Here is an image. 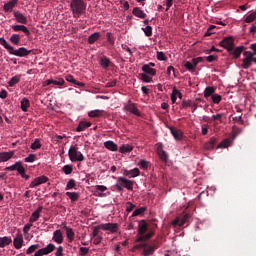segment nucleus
Returning a JSON list of instances; mask_svg holds the SVG:
<instances>
[{
	"label": "nucleus",
	"instance_id": "f257e3e1",
	"mask_svg": "<svg viewBox=\"0 0 256 256\" xmlns=\"http://www.w3.org/2000/svg\"><path fill=\"white\" fill-rule=\"evenodd\" d=\"M149 231V224L145 220H141L138 223V233L136 235V243H143L149 241L155 235V231Z\"/></svg>",
	"mask_w": 256,
	"mask_h": 256
},
{
	"label": "nucleus",
	"instance_id": "f03ea898",
	"mask_svg": "<svg viewBox=\"0 0 256 256\" xmlns=\"http://www.w3.org/2000/svg\"><path fill=\"white\" fill-rule=\"evenodd\" d=\"M70 11L74 17H81L87 11V4L84 0H71Z\"/></svg>",
	"mask_w": 256,
	"mask_h": 256
},
{
	"label": "nucleus",
	"instance_id": "7ed1b4c3",
	"mask_svg": "<svg viewBox=\"0 0 256 256\" xmlns=\"http://www.w3.org/2000/svg\"><path fill=\"white\" fill-rule=\"evenodd\" d=\"M68 157L71 163H83V161H85V155H83L82 152L79 151L78 144L70 146L68 150Z\"/></svg>",
	"mask_w": 256,
	"mask_h": 256
},
{
	"label": "nucleus",
	"instance_id": "20e7f679",
	"mask_svg": "<svg viewBox=\"0 0 256 256\" xmlns=\"http://www.w3.org/2000/svg\"><path fill=\"white\" fill-rule=\"evenodd\" d=\"M135 186L134 180H129L125 177H118L117 182L115 184L116 190L121 193L124 189H127V191H133V187Z\"/></svg>",
	"mask_w": 256,
	"mask_h": 256
},
{
	"label": "nucleus",
	"instance_id": "39448f33",
	"mask_svg": "<svg viewBox=\"0 0 256 256\" xmlns=\"http://www.w3.org/2000/svg\"><path fill=\"white\" fill-rule=\"evenodd\" d=\"M43 211V207H38L30 216L29 218V223L26 224L23 227V233L24 235H27L29 233V231H31V227H33V223H35V221H39V218L41 217V212Z\"/></svg>",
	"mask_w": 256,
	"mask_h": 256
},
{
	"label": "nucleus",
	"instance_id": "423d86ee",
	"mask_svg": "<svg viewBox=\"0 0 256 256\" xmlns=\"http://www.w3.org/2000/svg\"><path fill=\"white\" fill-rule=\"evenodd\" d=\"M244 59L242 60L241 67L242 69H249L253 65V63H256V57L253 55V52L251 51H245L243 53Z\"/></svg>",
	"mask_w": 256,
	"mask_h": 256
},
{
	"label": "nucleus",
	"instance_id": "0eeeda50",
	"mask_svg": "<svg viewBox=\"0 0 256 256\" xmlns=\"http://www.w3.org/2000/svg\"><path fill=\"white\" fill-rule=\"evenodd\" d=\"M5 171H17L22 179L26 175L25 167L23 166V162L17 161L15 164L8 166L5 168Z\"/></svg>",
	"mask_w": 256,
	"mask_h": 256
},
{
	"label": "nucleus",
	"instance_id": "6e6552de",
	"mask_svg": "<svg viewBox=\"0 0 256 256\" xmlns=\"http://www.w3.org/2000/svg\"><path fill=\"white\" fill-rule=\"evenodd\" d=\"M191 219V215L184 214L183 216L176 217L172 222L171 225L173 227H183L186 223H189V220Z\"/></svg>",
	"mask_w": 256,
	"mask_h": 256
},
{
	"label": "nucleus",
	"instance_id": "1a4fd4ad",
	"mask_svg": "<svg viewBox=\"0 0 256 256\" xmlns=\"http://www.w3.org/2000/svg\"><path fill=\"white\" fill-rule=\"evenodd\" d=\"M123 110L131 113L132 115H136V117H141V111H139V108H137V104L131 101L124 104Z\"/></svg>",
	"mask_w": 256,
	"mask_h": 256
},
{
	"label": "nucleus",
	"instance_id": "9d476101",
	"mask_svg": "<svg viewBox=\"0 0 256 256\" xmlns=\"http://www.w3.org/2000/svg\"><path fill=\"white\" fill-rule=\"evenodd\" d=\"M219 45L220 47L226 49L228 53H231V51H233V47H235V40L233 39V37H227L220 41Z\"/></svg>",
	"mask_w": 256,
	"mask_h": 256
},
{
	"label": "nucleus",
	"instance_id": "9b49d317",
	"mask_svg": "<svg viewBox=\"0 0 256 256\" xmlns=\"http://www.w3.org/2000/svg\"><path fill=\"white\" fill-rule=\"evenodd\" d=\"M156 153L160 159V161H162L163 163H167V161H169V155L167 154L166 151H164L163 149V143H158L156 144Z\"/></svg>",
	"mask_w": 256,
	"mask_h": 256
},
{
	"label": "nucleus",
	"instance_id": "f8f14e48",
	"mask_svg": "<svg viewBox=\"0 0 256 256\" xmlns=\"http://www.w3.org/2000/svg\"><path fill=\"white\" fill-rule=\"evenodd\" d=\"M47 181H49V177L42 175L34 178L32 182L29 184V187L30 189H34V187H39V185H44V183H47Z\"/></svg>",
	"mask_w": 256,
	"mask_h": 256
},
{
	"label": "nucleus",
	"instance_id": "ddd939ff",
	"mask_svg": "<svg viewBox=\"0 0 256 256\" xmlns=\"http://www.w3.org/2000/svg\"><path fill=\"white\" fill-rule=\"evenodd\" d=\"M55 251V244H48L46 247L39 249L35 252L34 256H43L49 255V253H53Z\"/></svg>",
	"mask_w": 256,
	"mask_h": 256
},
{
	"label": "nucleus",
	"instance_id": "4468645a",
	"mask_svg": "<svg viewBox=\"0 0 256 256\" xmlns=\"http://www.w3.org/2000/svg\"><path fill=\"white\" fill-rule=\"evenodd\" d=\"M102 231H110V233H117L119 231V224L117 223H105L100 224Z\"/></svg>",
	"mask_w": 256,
	"mask_h": 256
},
{
	"label": "nucleus",
	"instance_id": "2eb2a0df",
	"mask_svg": "<svg viewBox=\"0 0 256 256\" xmlns=\"http://www.w3.org/2000/svg\"><path fill=\"white\" fill-rule=\"evenodd\" d=\"M30 54L31 50H27V48L25 47H20L17 50H15L14 48L13 51L11 52V55H15L16 57H27Z\"/></svg>",
	"mask_w": 256,
	"mask_h": 256
},
{
	"label": "nucleus",
	"instance_id": "dca6fc26",
	"mask_svg": "<svg viewBox=\"0 0 256 256\" xmlns=\"http://www.w3.org/2000/svg\"><path fill=\"white\" fill-rule=\"evenodd\" d=\"M124 177H128L129 179H133L135 177H139L141 175V170L139 168H133L132 170H123Z\"/></svg>",
	"mask_w": 256,
	"mask_h": 256
},
{
	"label": "nucleus",
	"instance_id": "f3484780",
	"mask_svg": "<svg viewBox=\"0 0 256 256\" xmlns=\"http://www.w3.org/2000/svg\"><path fill=\"white\" fill-rule=\"evenodd\" d=\"M15 157V151H9V152H0V163H7V161H10V159H13Z\"/></svg>",
	"mask_w": 256,
	"mask_h": 256
},
{
	"label": "nucleus",
	"instance_id": "a211bd4d",
	"mask_svg": "<svg viewBox=\"0 0 256 256\" xmlns=\"http://www.w3.org/2000/svg\"><path fill=\"white\" fill-rule=\"evenodd\" d=\"M49 85H58V87H63V85H65V80L63 78H58V80L48 79L43 82V87H47Z\"/></svg>",
	"mask_w": 256,
	"mask_h": 256
},
{
	"label": "nucleus",
	"instance_id": "6ab92c4d",
	"mask_svg": "<svg viewBox=\"0 0 256 256\" xmlns=\"http://www.w3.org/2000/svg\"><path fill=\"white\" fill-rule=\"evenodd\" d=\"M25 241L23 240V234L21 232H18L16 234V237L13 240V245L16 249H21L23 247V244Z\"/></svg>",
	"mask_w": 256,
	"mask_h": 256
},
{
	"label": "nucleus",
	"instance_id": "aec40b11",
	"mask_svg": "<svg viewBox=\"0 0 256 256\" xmlns=\"http://www.w3.org/2000/svg\"><path fill=\"white\" fill-rule=\"evenodd\" d=\"M141 247H146L143 250L144 256L153 255V253H155V251H157V249H159V246H157L156 244H154L152 246H148V247H147V244H143V245H141Z\"/></svg>",
	"mask_w": 256,
	"mask_h": 256
},
{
	"label": "nucleus",
	"instance_id": "412c9836",
	"mask_svg": "<svg viewBox=\"0 0 256 256\" xmlns=\"http://www.w3.org/2000/svg\"><path fill=\"white\" fill-rule=\"evenodd\" d=\"M215 145H217V138L211 137L208 142H206L203 146L205 151H213L215 149Z\"/></svg>",
	"mask_w": 256,
	"mask_h": 256
},
{
	"label": "nucleus",
	"instance_id": "4be33fe9",
	"mask_svg": "<svg viewBox=\"0 0 256 256\" xmlns=\"http://www.w3.org/2000/svg\"><path fill=\"white\" fill-rule=\"evenodd\" d=\"M63 240V232H61V230L54 231L52 241H54V243H57L58 245H61V243H63Z\"/></svg>",
	"mask_w": 256,
	"mask_h": 256
},
{
	"label": "nucleus",
	"instance_id": "5701e85b",
	"mask_svg": "<svg viewBox=\"0 0 256 256\" xmlns=\"http://www.w3.org/2000/svg\"><path fill=\"white\" fill-rule=\"evenodd\" d=\"M14 17L17 21V23H21L22 25H26L27 23V17L23 15V13L19 11H14Z\"/></svg>",
	"mask_w": 256,
	"mask_h": 256
},
{
	"label": "nucleus",
	"instance_id": "b1692460",
	"mask_svg": "<svg viewBox=\"0 0 256 256\" xmlns=\"http://www.w3.org/2000/svg\"><path fill=\"white\" fill-rule=\"evenodd\" d=\"M13 31H22L23 34L26 35V37H29V35H31V32L29 31V29L27 28V26L25 25H13L12 26Z\"/></svg>",
	"mask_w": 256,
	"mask_h": 256
},
{
	"label": "nucleus",
	"instance_id": "393cba45",
	"mask_svg": "<svg viewBox=\"0 0 256 256\" xmlns=\"http://www.w3.org/2000/svg\"><path fill=\"white\" fill-rule=\"evenodd\" d=\"M142 71L144 74L146 75H150L151 77H155V75H157V70L154 68H151L149 65L144 64L142 66Z\"/></svg>",
	"mask_w": 256,
	"mask_h": 256
},
{
	"label": "nucleus",
	"instance_id": "a878e982",
	"mask_svg": "<svg viewBox=\"0 0 256 256\" xmlns=\"http://www.w3.org/2000/svg\"><path fill=\"white\" fill-rule=\"evenodd\" d=\"M96 189V197H106L107 194H105V191H107V186L104 185H96L95 186Z\"/></svg>",
	"mask_w": 256,
	"mask_h": 256
},
{
	"label": "nucleus",
	"instance_id": "bb28decb",
	"mask_svg": "<svg viewBox=\"0 0 256 256\" xmlns=\"http://www.w3.org/2000/svg\"><path fill=\"white\" fill-rule=\"evenodd\" d=\"M132 15H134V17H138V19H145V17H147V14L139 7L133 8Z\"/></svg>",
	"mask_w": 256,
	"mask_h": 256
},
{
	"label": "nucleus",
	"instance_id": "cd10ccee",
	"mask_svg": "<svg viewBox=\"0 0 256 256\" xmlns=\"http://www.w3.org/2000/svg\"><path fill=\"white\" fill-rule=\"evenodd\" d=\"M171 134L173 135L174 139L176 141H182L183 140V131L177 128H170Z\"/></svg>",
	"mask_w": 256,
	"mask_h": 256
},
{
	"label": "nucleus",
	"instance_id": "c85d7f7f",
	"mask_svg": "<svg viewBox=\"0 0 256 256\" xmlns=\"http://www.w3.org/2000/svg\"><path fill=\"white\" fill-rule=\"evenodd\" d=\"M91 122L89 121H80L77 128H76V131L78 133H81V131H85V129H89V127H91Z\"/></svg>",
	"mask_w": 256,
	"mask_h": 256
},
{
	"label": "nucleus",
	"instance_id": "c756f323",
	"mask_svg": "<svg viewBox=\"0 0 256 256\" xmlns=\"http://www.w3.org/2000/svg\"><path fill=\"white\" fill-rule=\"evenodd\" d=\"M64 229L66 231V237H67L69 243H73V241H75V232L73 231V228L64 226Z\"/></svg>",
	"mask_w": 256,
	"mask_h": 256
},
{
	"label": "nucleus",
	"instance_id": "7c9ffc66",
	"mask_svg": "<svg viewBox=\"0 0 256 256\" xmlns=\"http://www.w3.org/2000/svg\"><path fill=\"white\" fill-rule=\"evenodd\" d=\"M101 39V32H95L88 37V44L93 45Z\"/></svg>",
	"mask_w": 256,
	"mask_h": 256
},
{
	"label": "nucleus",
	"instance_id": "2f4dec72",
	"mask_svg": "<svg viewBox=\"0 0 256 256\" xmlns=\"http://www.w3.org/2000/svg\"><path fill=\"white\" fill-rule=\"evenodd\" d=\"M17 3H19V0H10L6 4H4V7H3L4 11L6 13H9V11H12L13 8L17 5Z\"/></svg>",
	"mask_w": 256,
	"mask_h": 256
},
{
	"label": "nucleus",
	"instance_id": "473e14b6",
	"mask_svg": "<svg viewBox=\"0 0 256 256\" xmlns=\"http://www.w3.org/2000/svg\"><path fill=\"white\" fill-rule=\"evenodd\" d=\"M243 49H245V46H238L234 50L230 51V55H233V59H239L241 57V53H243Z\"/></svg>",
	"mask_w": 256,
	"mask_h": 256
},
{
	"label": "nucleus",
	"instance_id": "72a5a7b5",
	"mask_svg": "<svg viewBox=\"0 0 256 256\" xmlns=\"http://www.w3.org/2000/svg\"><path fill=\"white\" fill-rule=\"evenodd\" d=\"M104 147L108 149V151H113V152L119 149L117 144L111 140L104 142Z\"/></svg>",
	"mask_w": 256,
	"mask_h": 256
},
{
	"label": "nucleus",
	"instance_id": "f704fd0d",
	"mask_svg": "<svg viewBox=\"0 0 256 256\" xmlns=\"http://www.w3.org/2000/svg\"><path fill=\"white\" fill-rule=\"evenodd\" d=\"M216 88L213 86H207L204 90V97L207 99L215 95Z\"/></svg>",
	"mask_w": 256,
	"mask_h": 256
},
{
	"label": "nucleus",
	"instance_id": "c9c22d12",
	"mask_svg": "<svg viewBox=\"0 0 256 256\" xmlns=\"http://www.w3.org/2000/svg\"><path fill=\"white\" fill-rule=\"evenodd\" d=\"M227 119V114L225 113H218L212 115V121H218L219 123H223Z\"/></svg>",
	"mask_w": 256,
	"mask_h": 256
},
{
	"label": "nucleus",
	"instance_id": "e433bc0d",
	"mask_svg": "<svg viewBox=\"0 0 256 256\" xmlns=\"http://www.w3.org/2000/svg\"><path fill=\"white\" fill-rule=\"evenodd\" d=\"M11 243H13V240L11 239V237H0V247H7V245H11Z\"/></svg>",
	"mask_w": 256,
	"mask_h": 256
},
{
	"label": "nucleus",
	"instance_id": "4c0bfd02",
	"mask_svg": "<svg viewBox=\"0 0 256 256\" xmlns=\"http://www.w3.org/2000/svg\"><path fill=\"white\" fill-rule=\"evenodd\" d=\"M0 45L4 47V49H7L8 53L11 55L13 53V46H11L9 43H7V40L5 38H0Z\"/></svg>",
	"mask_w": 256,
	"mask_h": 256
},
{
	"label": "nucleus",
	"instance_id": "58836bf2",
	"mask_svg": "<svg viewBox=\"0 0 256 256\" xmlns=\"http://www.w3.org/2000/svg\"><path fill=\"white\" fill-rule=\"evenodd\" d=\"M66 81H68V83H73L74 85H78V87H85V83L75 80L73 75H67Z\"/></svg>",
	"mask_w": 256,
	"mask_h": 256
},
{
	"label": "nucleus",
	"instance_id": "ea45409f",
	"mask_svg": "<svg viewBox=\"0 0 256 256\" xmlns=\"http://www.w3.org/2000/svg\"><path fill=\"white\" fill-rule=\"evenodd\" d=\"M131 151H133V147L131 146V144H123L119 148V153H122V154L131 153Z\"/></svg>",
	"mask_w": 256,
	"mask_h": 256
},
{
	"label": "nucleus",
	"instance_id": "a19ab883",
	"mask_svg": "<svg viewBox=\"0 0 256 256\" xmlns=\"http://www.w3.org/2000/svg\"><path fill=\"white\" fill-rule=\"evenodd\" d=\"M105 115L104 110H92L88 113V116L95 118V117H103Z\"/></svg>",
	"mask_w": 256,
	"mask_h": 256
},
{
	"label": "nucleus",
	"instance_id": "79ce46f5",
	"mask_svg": "<svg viewBox=\"0 0 256 256\" xmlns=\"http://www.w3.org/2000/svg\"><path fill=\"white\" fill-rule=\"evenodd\" d=\"M29 107H31V103L29 102V99L23 98L21 100V109H22V111L27 112Z\"/></svg>",
	"mask_w": 256,
	"mask_h": 256
},
{
	"label": "nucleus",
	"instance_id": "37998d69",
	"mask_svg": "<svg viewBox=\"0 0 256 256\" xmlns=\"http://www.w3.org/2000/svg\"><path fill=\"white\" fill-rule=\"evenodd\" d=\"M100 65L103 69H108L109 65H111V59H109L108 57L101 58Z\"/></svg>",
	"mask_w": 256,
	"mask_h": 256
},
{
	"label": "nucleus",
	"instance_id": "c03bdc74",
	"mask_svg": "<svg viewBox=\"0 0 256 256\" xmlns=\"http://www.w3.org/2000/svg\"><path fill=\"white\" fill-rule=\"evenodd\" d=\"M140 79L143 81V83H153V77L149 74H140Z\"/></svg>",
	"mask_w": 256,
	"mask_h": 256
},
{
	"label": "nucleus",
	"instance_id": "a18cd8bd",
	"mask_svg": "<svg viewBox=\"0 0 256 256\" xmlns=\"http://www.w3.org/2000/svg\"><path fill=\"white\" fill-rule=\"evenodd\" d=\"M66 195L72 202L79 201V192H66Z\"/></svg>",
	"mask_w": 256,
	"mask_h": 256
},
{
	"label": "nucleus",
	"instance_id": "49530a36",
	"mask_svg": "<svg viewBox=\"0 0 256 256\" xmlns=\"http://www.w3.org/2000/svg\"><path fill=\"white\" fill-rule=\"evenodd\" d=\"M19 81H21V75H16L10 79V81L8 82V85L9 87H15V85H17Z\"/></svg>",
	"mask_w": 256,
	"mask_h": 256
},
{
	"label": "nucleus",
	"instance_id": "de8ad7c7",
	"mask_svg": "<svg viewBox=\"0 0 256 256\" xmlns=\"http://www.w3.org/2000/svg\"><path fill=\"white\" fill-rule=\"evenodd\" d=\"M147 211V207H140L132 213V217H139V215H143Z\"/></svg>",
	"mask_w": 256,
	"mask_h": 256
},
{
	"label": "nucleus",
	"instance_id": "09e8293b",
	"mask_svg": "<svg viewBox=\"0 0 256 256\" xmlns=\"http://www.w3.org/2000/svg\"><path fill=\"white\" fill-rule=\"evenodd\" d=\"M184 67L185 69H187L188 71H191L193 73V71H195V69H197V66L195 65V63L192 62H189L187 61L185 64H184Z\"/></svg>",
	"mask_w": 256,
	"mask_h": 256
},
{
	"label": "nucleus",
	"instance_id": "8fccbe9b",
	"mask_svg": "<svg viewBox=\"0 0 256 256\" xmlns=\"http://www.w3.org/2000/svg\"><path fill=\"white\" fill-rule=\"evenodd\" d=\"M41 140L35 139V141L31 144L30 149L33 151H37V149H41Z\"/></svg>",
	"mask_w": 256,
	"mask_h": 256
},
{
	"label": "nucleus",
	"instance_id": "3c124183",
	"mask_svg": "<svg viewBox=\"0 0 256 256\" xmlns=\"http://www.w3.org/2000/svg\"><path fill=\"white\" fill-rule=\"evenodd\" d=\"M211 99H212V102L215 104V105H219L223 99V97L219 94H214L211 96Z\"/></svg>",
	"mask_w": 256,
	"mask_h": 256
},
{
	"label": "nucleus",
	"instance_id": "603ef678",
	"mask_svg": "<svg viewBox=\"0 0 256 256\" xmlns=\"http://www.w3.org/2000/svg\"><path fill=\"white\" fill-rule=\"evenodd\" d=\"M231 141L229 139H224L221 143L218 144L217 149H227Z\"/></svg>",
	"mask_w": 256,
	"mask_h": 256
},
{
	"label": "nucleus",
	"instance_id": "864d4df0",
	"mask_svg": "<svg viewBox=\"0 0 256 256\" xmlns=\"http://www.w3.org/2000/svg\"><path fill=\"white\" fill-rule=\"evenodd\" d=\"M39 248V244H33L26 250V255H31L32 253H35L37 249Z\"/></svg>",
	"mask_w": 256,
	"mask_h": 256
},
{
	"label": "nucleus",
	"instance_id": "5fc2aeb1",
	"mask_svg": "<svg viewBox=\"0 0 256 256\" xmlns=\"http://www.w3.org/2000/svg\"><path fill=\"white\" fill-rule=\"evenodd\" d=\"M255 19H256V11L252 12L251 14L246 16L244 21H245V23H253V21H255Z\"/></svg>",
	"mask_w": 256,
	"mask_h": 256
},
{
	"label": "nucleus",
	"instance_id": "6e6d98bb",
	"mask_svg": "<svg viewBox=\"0 0 256 256\" xmlns=\"http://www.w3.org/2000/svg\"><path fill=\"white\" fill-rule=\"evenodd\" d=\"M63 173H65V175H71L73 173V166L72 165H65L62 168Z\"/></svg>",
	"mask_w": 256,
	"mask_h": 256
},
{
	"label": "nucleus",
	"instance_id": "4d7b16f0",
	"mask_svg": "<svg viewBox=\"0 0 256 256\" xmlns=\"http://www.w3.org/2000/svg\"><path fill=\"white\" fill-rule=\"evenodd\" d=\"M25 163H34V161H37V155L36 154H29L25 159Z\"/></svg>",
	"mask_w": 256,
	"mask_h": 256
},
{
	"label": "nucleus",
	"instance_id": "13d9d810",
	"mask_svg": "<svg viewBox=\"0 0 256 256\" xmlns=\"http://www.w3.org/2000/svg\"><path fill=\"white\" fill-rule=\"evenodd\" d=\"M10 41L13 43V45H17L21 41V36H19V34H13L10 37Z\"/></svg>",
	"mask_w": 256,
	"mask_h": 256
},
{
	"label": "nucleus",
	"instance_id": "bf43d9fd",
	"mask_svg": "<svg viewBox=\"0 0 256 256\" xmlns=\"http://www.w3.org/2000/svg\"><path fill=\"white\" fill-rule=\"evenodd\" d=\"M138 166L140 167V169H143L145 171V170L149 169V161L140 160V162L138 163Z\"/></svg>",
	"mask_w": 256,
	"mask_h": 256
},
{
	"label": "nucleus",
	"instance_id": "052dcab7",
	"mask_svg": "<svg viewBox=\"0 0 256 256\" xmlns=\"http://www.w3.org/2000/svg\"><path fill=\"white\" fill-rule=\"evenodd\" d=\"M106 38L110 45H115V36H113V33L111 32L106 33Z\"/></svg>",
	"mask_w": 256,
	"mask_h": 256
},
{
	"label": "nucleus",
	"instance_id": "680f3d73",
	"mask_svg": "<svg viewBox=\"0 0 256 256\" xmlns=\"http://www.w3.org/2000/svg\"><path fill=\"white\" fill-rule=\"evenodd\" d=\"M177 88H173L170 99L173 105H175V103H177Z\"/></svg>",
	"mask_w": 256,
	"mask_h": 256
},
{
	"label": "nucleus",
	"instance_id": "e2e57ef3",
	"mask_svg": "<svg viewBox=\"0 0 256 256\" xmlns=\"http://www.w3.org/2000/svg\"><path fill=\"white\" fill-rule=\"evenodd\" d=\"M143 31L146 37H151L153 35V27L151 26H146L145 28H143Z\"/></svg>",
	"mask_w": 256,
	"mask_h": 256
},
{
	"label": "nucleus",
	"instance_id": "0e129e2a",
	"mask_svg": "<svg viewBox=\"0 0 256 256\" xmlns=\"http://www.w3.org/2000/svg\"><path fill=\"white\" fill-rule=\"evenodd\" d=\"M77 184L75 183V180L74 179H70L68 182H67V185H66V191H69V189H75V186Z\"/></svg>",
	"mask_w": 256,
	"mask_h": 256
},
{
	"label": "nucleus",
	"instance_id": "69168bd1",
	"mask_svg": "<svg viewBox=\"0 0 256 256\" xmlns=\"http://www.w3.org/2000/svg\"><path fill=\"white\" fill-rule=\"evenodd\" d=\"M192 103L193 102L191 100H183L181 104V108L187 109L188 107H191Z\"/></svg>",
	"mask_w": 256,
	"mask_h": 256
},
{
	"label": "nucleus",
	"instance_id": "338daca9",
	"mask_svg": "<svg viewBox=\"0 0 256 256\" xmlns=\"http://www.w3.org/2000/svg\"><path fill=\"white\" fill-rule=\"evenodd\" d=\"M156 57L158 61H167V56L163 52H157Z\"/></svg>",
	"mask_w": 256,
	"mask_h": 256
},
{
	"label": "nucleus",
	"instance_id": "774afa93",
	"mask_svg": "<svg viewBox=\"0 0 256 256\" xmlns=\"http://www.w3.org/2000/svg\"><path fill=\"white\" fill-rule=\"evenodd\" d=\"M63 251H64L63 246H59V247L56 249L55 256H65V254L63 253Z\"/></svg>",
	"mask_w": 256,
	"mask_h": 256
}]
</instances>
